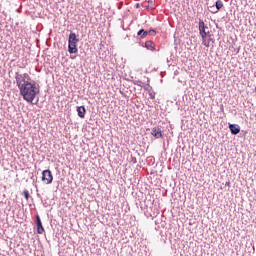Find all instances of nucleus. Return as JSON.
<instances>
[{
    "label": "nucleus",
    "instance_id": "obj_22",
    "mask_svg": "<svg viewBox=\"0 0 256 256\" xmlns=\"http://www.w3.org/2000/svg\"><path fill=\"white\" fill-rule=\"evenodd\" d=\"M136 7H139V4H136Z\"/></svg>",
    "mask_w": 256,
    "mask_h": 256
},
{
    "label": "nucleus",
    "instance_id": "obj_13",
    "mask_svg": "<svg viewBox=\"0 0 256 256\" xmlns=\"http://www.w3.org/2000/svg\"><path fill=\"white\" fill-rule=\"evenodd\" d=\"M144 33H147V30H145V29H140V30L137 32V35H138V37H141V39H143Z\"/></svg>",
    "mask_w": 256,
    "mask_h": 256
},
{
    "label": "nucleus",
    "instance_id": "obj_17",
    "mask_svg": "<svg viewBox=\"0 0 256 256\" xmlns=\"http://www.w3.org/2000/svg\"><path fill=\"white\" fill-rule=\"evenodd\" d=\"M208 41H209V43H215V40L213 39V38H211V34L209 33V35H208Z\"/></svg>",
    "mask_w": 256,
    "mask_h": 256
},
{
    "label": "nucleus",
    "instance_id": "obj_10",
    "mask_svg": "<svg viewBox=\"0 0 256 256\" xmlns=\"http://www.w3.org/2000/svg\"><path fill=\"white\" fill-rule=\"evenodd\" d=\"M144 47L148 50V51H155V42L148 40L145 42Z\"/></svg>",
    "mask_w": 256,
    "mask_h": 256
},
{
    "label": "nucleus",
    "instance_id": "obj_15",
    "mask_svg": "<svg viewBox=\"0 0 256 256\" xmlns=\"http://www.w3.org/2000/svg\"><path fill=\"white\" fill-rule=\"evenodd\" d=\"M23 196L26 199V201H29V197H30L29 190H24L23 191Z\"/></svg>",
    "mask_w": 256,
    "mask_h": 256
},
{
    "label": "nucleus",
    "instance_id": "obj_12",
    "mask_svg": "<svg viewBox=\"0 0 256 256\" xmlns=\"http://www.w3.org/2000/svg\"><path fill=\"white\" fill-rule=\"evenodd\" d=\"M133 85H137L138 87H143V81L141 80H133Z\"/></svg>",
    "mask_w": 256,
    "mask_h": 256
},
{
    "label": "nucleus",
    "instance_id": "obj_18",
    "mask_svg": "<svg viewBox=\"0 0 256 256\" xmlns=\"http://www.w3.org/2000/svg\"><path fill=\"white\" fill-rule=\"evenodd\" d=\"M150 99H155V92H149Z\"/></svg>",
    "mask_w": 256,
    "mask_h": 256
},
{
    "label": "nucleus",
    "instance_id": "obj_19",
    "mask_svg": "<svg viewBox=\"0 0 256 256\" xmlns=\"http://www.w3.org/2000/svg\"><path fill=\"white\" fill-rule=\"evenodd\" d=\"M210 9H211V11H217V9H215V5L210 6Z\"/></svg>",
    "mask_w": 256,
    "mask_h": 256
},
{
    "label": "nucleus",
    "instance_id": "obj_1",
    "mask_svg": "<svg viewBox=\"0 0 256 256\" xmlns=\"http://www.w3.org/2000/svg\"><path fill=\"white\" fill-rule=\"evenodd\" d=\"M15 81L24 101L33 103L35 97H37V93H39L37 91V83L35 81L31 82V76L27 73L21 74L19 72L15 73Z\"/></svg>",
    "mask_w": 256,
    "mask_h": 256
},
{
    "label": "nucleus",
    "instance_id": "obj_5",
    "mask_svg": "<svg viewBox=\"0 0 256 256\" xmlns=\"http://www.w3.org/2000/svg\"><path fill=\"white\" fill-rule=\"evenodd\" d=\"M151 135H153L155 139H163V128H161V126L153 127Z\"/></svg>",
    "mask_w": 256,
    "mask_h": 256
},
{
    "label": "nucleus",
    "instance_id": "obj_8",
    "mask_svg": "<svg viewBox=\"0 0 256 256\" xmlns=\"http://www.w3.org/2000/svg\"><path fill=\"white\" fill-rule=\"evenodd\" d=\"M76 111H77L78 117H80V119H85V113H87L85 106H77Z\"/></svg>",
    "mask_w": 256,
    "mask_h": 256
},
{
    "label": "nucleus",
    "instance_id": "obj_2",
    "mask_svg": "<svg viewBox=\"0 0 256 256\" xmlns=\"http://www.w3.org/2000/svg\"><path fill=\"white\" fill-rule=\"evenodd\" d=\"M79 43V38H77V34L75 32H71L68 38V53L73 55V53H78L79 48H77V44Z\"/></svg>",
    "mask_w": 256,
    "mask_h": 256
},
{
    "label": "nucleus",
    "instance_id": "obj_6",
    "mask_svg": "<svg viewBox=\"0 0 256 256\" xmlns=\"http://www.w3.org/2000/svg\"><path fill=\"white\" fill-rule=\"evenodd\" d=\"M36 228L39 235H43L45 233V228L43 227V222H41L39 214L36 215Z\"/></svg>",
    "mask_w": 256,
    "mask_h": 256
},
{
    "label": "nucleus",
    "instance_id": "obj_16",
    "mask_svg": "<svg viewBox=\"0 0 256 256\" xmlns=\"http://www.w3.org/2000/svg\"><path fill=\"white\" fill-rule=\"evenodd\" d=\"M130 163H133V164L137 163V158L133 155H130Z\"/></svg>",
    "mask_w": 256,
    "mask_h": 256
},
{
    "label": "nucleus",
    "instance_id": "obj_9",
    "mask_svg": "<svg viewBox=\"0 0 256 256\" xmlns=\"http://www.w3.org/2000/svg\"><path fill=\"white\" fill-rule=\"evenodd\" d=\"M214 7H216V10H210L211 13H219V11H221V9H223V1L217 0L215 2Z\"/></svg>",
    "mask_w": 256,
    "mask_h": 256
},
{
    "label": "nucleus",
    "instance_id": "obj_14",
    "mask_svg": "<svg viewBox=\"0 0 256 256\" xmlns=\"http://www.w3.org/2000/svg\"><path fill=\"white\" fill-rule=\"evenodd\" d=\"M202 45H204V47H209V41L207 40V37L202 38Z\"/></svg>",
    "mask_w": 256,
    "mask_h": 256
},
{
    "label": "nucleus",
    "instance_id": "obj_20",
    "mask_svg": "<svg viewBox=\"0 0 256 256\" xmlns=\"http://www.w3.org/2000/svg\"><path fill=\"white\" fill-rule=\"evenodd\" d=\"M225 185H226L227 187H229V186L231 185V182L227 181V182L225 183Z\"/></svg>",
    "mask_w": 256,
    "mask_h": 256
},
{
    "label": "nucleus",
    "instance_id": "obj_7",
    "mask_svg": "<svg viewBox=\"0 0 256 256\" xmlns=\"http://www.w3.org/2000/svg\"><path fill=\"white\" fill-rule=\"evenodd\" d=\"M229 129L232 135H239L241 133V126L239 124H229Z\"/></svg>",
    "mask_w": 256,
    "mask_h": 256
},
{
    "label": "nucleus",
    "instance_id": "obj_4",
    "mask_svg": "<svg viewBox=\"0 0 256 256\" xmlns=\"http://www.w3.org/2000/svg\"><path fill=\"white\" fill-rule=\"evenodd\" d=\"M42 181L46 183V185L53 183V173H51V170L47 169L42 172Z\"/></svg>",
    "mask_w": 256,
    "mask_h": 256
},
{
    "label": "nucleus",
    "instance_id": "obj_3",
    "mask_svg": "<svg viewBox=\"0 0 256 256\" xmlns=\"http://www.w3.org/2000/svg\"><path fill=\"white\" fill-rule=\"evenodd\" d=\"M207 29L209 27L205 25V22L203 20H199V35L201 36L202 39H205V37H209V31L207 32Z\"/></svg>",
    "mask_w": 256,
    "mask_h": 256
},
{
    "label": "nucleus",
    "instance_id": "obj_11",
    "mask_svg": "<svg viewBox=\"0 0 256 256\" xmlns=\"http://www.w3.org/2000/svg\"><path fill=\"white\" fill-rule=\"evenodd\" d=\"M147 35H150L151 37H155L157 35V31L155 29H150L149 31L144 32V34H142V39H145Z\"/></svg>",
    "mask_w": 256,
    "mask_h": 256
},
{
    "label": "nucleus",
    "instance_id": "obj_21",
    "mask_svg": "<svg viewBox=\"0 0 256 256\" xmlns=\"http://www.w3.org/2000/svg\"><path fill=\"white\" fill-rule=\"evenodd\" d=\"M71 59H75V56H72Z\"/></svg>",
    "mask_w": 256,
    "mask_h": 256
}]
</instances>
